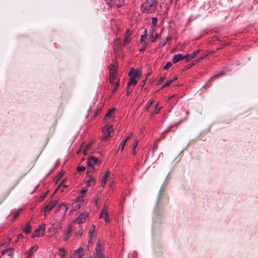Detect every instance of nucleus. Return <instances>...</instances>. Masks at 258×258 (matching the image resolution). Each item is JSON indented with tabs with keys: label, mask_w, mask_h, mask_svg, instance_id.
Returning a JSON list of instances; mask_svg holds the SVG:
<instances>
[{
	"label": "nucleus",
	"mask_w": 258,
	"mask_h": 258,
	"mask_svg": "<svg viewBox=\"0 0 258 258\" xmlns=\"http://www.w3.org/2000/svg\"><path fill=\"white\" fill-rule=\"evenodd\" d=\"M156 0H146L141 5V11L144 13H152L154 12L157 6Z\"/></svg>",
	"instance_id": "obj_1"
},
{
	"label": "nucleus",
	"mask_w": 258,
	"mask_h": 258,
	"mask_svg": "<svg viewBox=\"0 0 258 258\" xmlns=\"http://www.w3.org/2000/svg\"><path fill=\"white\" fill-rule=\"evenodd\" d=\"M68 208V205L64 203H62L59 205L56 210V218L59 217L61 220H63L66 217Z\"/></svg>",
	"instance_id": "obj_2"
},
{
	"label": "nucleus",
	"mask_w": 258,
	"mask_h": 258,
	"mask_svg": "<svg viewBox=\"0 0 258 258\" xmlns=\"http://www.w3.org/2000/svg\"><path fill=\"white\" fill-rule=\"evenodd\" d=\"M89 213L88 212L84 211L81 213L79 215L74 219L73 223L78 224L79 227H80L82 224L89 220Z\"/></svg>",
	"instance_id": "obj_3"
},
{
	"label": "nucleus",
	"mask_w": 258,
	"mask_h": 258,
	"mask_svg": "<svg viewBox=\"0 0 258 258\" xmlns=\"http://www.w3.org/2000/svg\"><path fill=\"white\" fill-rule=\"evenodd\" d=\"M62 228V224L60 222H55L52 224L51 227L48 229V232L51 233L50 236L58 233Z\"/></svg>",
	"instance_id": "obj_4"
},
{
	"label": "nucleus",
	"mask_w": 258,
	"mask_h": 258,
	"mask_svg": "<svg viewBox=\"0 0 258 258\" xmlns=\"http://www.w3.org/2000/svg\"><path fill=\"white\" fill-rule=\"evenodd\" d=\"M113 130L112 125L105 126L102 131L103 135L102 137V140L103 141L108 140L111 137V134Z\"/></svg>",
	"instance_id": "obj_5"
},
{
	"label": "nucleus",
	"mask_w": 258,
	"mask_h": 258,
	"mask_svg": "<svg viewBox=\"0 0 258 258\" xmlns=\"http://www.w3.org/2000/svg\"><path fill=\"white\" fill-rule=\"evenodd\" d=\"M45 226L46 225L43 223L39 225L38 227L34 231V232L33 233L31 237L32 238H34L36 237L43 236L44 234V232L46 229Z\"/></svg>",
	"instance_id": "obj_6"
},
{
	"label": "nucleus",
	"mask_w": 258,
	"mask_h": 258,
	"mask_svg": "<svg viewBox=\"0 0 258 258\" xmlns=\"http://www.w3.org/2000/svg\"><path fill=\"white\" fill-rule=\"evenodd\" d=\"M99 162V160L97 158L95 157H91L88 158L87 160V165L88 166V174L90 172H91L94 170V166L97 164Z\"/></svg>",
	"instance_id": "obj_7"
},
{
	"label": "nucleus",
	"mask_w": 258,
	"mask_h": 258,
	"mask_svg": "<svg viewBox=\"0 0 258 258\" xmlns=\"http://www.w3.org/2000/svg\"><path fill=\"white\" fill-rule=\"evenodd\" d=\"M101 244L98 242L96 246L94 252L93 258H105V256L102 253Z\"/></svg>",
	"instance_id": "obj_8"
},
{
	"label": "nucleus",
	"mask_w": 258,
	"mask_h": 258,
	"mask_svg": "<svg viewBox=\"0 0 258 258\" xmlns=\"http://www.w3.org/2000/svg\"><path fill=\"white\" fill-rule=\"evenodd\" d=\"M82 200L80 199H77L73 202L71 205V210L77 211L81 208Z\"/></svg>",
	"instance_id": "obj_9"
},
{
	"label": "nucleus",
	"mask_w": 258,
	"mask_h": 258,
	"mask_svg": "<svg viewBox=\"0 0 258 258\" xmlns=\"http://www.w3.org/2000/svg\"><path fill=\"white\" fill-rule=\"evenodd\" d=\"M111 1L110 3L107 2L108 9L111 8L113 5L119 8L123 4V0H111Z\"/></svg>",
	"instance_id": "obj_10"
},
{
	"label": "nucleus",
	"mask_w": 258,
	"mask_h": 258,
	"mask_svg": "<svg viewBox=\"0 0 258 258\" xmlns=\"http://www.w3.org/2000/svg\"><path fill=\"white\" fill-rule=\"evenodd\" d=\"M84 254V251L82 248H79L75 250L72 254L71 258H81Z\"/></svg>",
	"instance_id": "obj_11"
},
{
	"label": "nucleus",
	"mask_w": 258,
	"mask_h": 258,
	"mask_svg": "<svg viewBox=\"0 0 258 258\" xmlns=\"http://www.w3.org/2000/svg\"><path fill=\"white\" fill-rule=\"evenodd\" d=\"M100 218L104 219L106 223H107L109 221L107 208L105 206H104L102 209L101 213L100 214Z\"/></svg>",
	"instance_id": "obj_12"
},
{
	"label": "nucleus",
	"mask_w": 258,
	"mask_h": 258,
	"mask_svg": "<svg viewBox=\"0 0 258 258\" xmlns=\"http://www.w3.org/2000/svg\"><path fill=\"white\" fill-rule=\"evenodd\" d=\"M140 75L141 73L139 71L135 70L134 69H131L130 73H128V75L130 76V78H132L135 80L138 78Z\"/></svg>",
	"instance_id": "obj_13"
},
{
	"label": "nucleus",
	"mask_w": 258,
	"mask_h": 258,
	"mask_svg": "<svg viewBox=\"0 0 258 258\" xmlns=\"http://www.w3.org/2000/svg\"><path fill=\"white\" fill-rule=\"evenodd\" d=\"M72 232V225H70L68 227L67 232H64L63 240L67 241L71 237V234Z\"/></svg>",
	"instance_id": "obj_14"
},
{
	"label": "nucleus",
	"mask_w": 258,
	"mask_h": 258,
	"mask_svg": "<svg viewBox=\"0 0 258 258\" xmlns=\"http://www.w3.org/2000/svg\"><path fill=\"white\" fill-rule=\"evenodd\" d=\"M56 205V202L55 201H51L49 202V203L46 206V208L45 211L44 212V216H46V212L47 211H50L52 209H53L55 205Z\"/></svg>",
	"instance_id": "obj_15"
},
{
	"label": "nucleus",
	"mask_w": 258,
	"mask_h": 258,
	"mask_svg": "<svg viewBox=\"0 0 258 258\" xmlns=\"http://www.w3.org/2000/svg\"><path fill=\"white\" fill-rule=\"evenodd\" d=\"M183 59V55L181 53L174 55L172 59L173 63H176Z\"/></svg>",
	"instance_id": "obj_16"
},
{
	"label": "nucleus",
	"mask_w": 258,
	"mask_h": 258,
	"mask_svg": "<svg viewBox=\"0 0 258 258\" xmlns=\"http://www.w3.org/2000/svg\"><path fill=\"white\" fill-rule=\"evenodd\" d=\"M155 30L154 29H153L150 32L149 34V38L151 40V41L152 42H154L155 41L156 39L158 38V35L157 33H156L154 35Z\"/></svg>",
	"instance_id": "obj_17"
},
{
	"label": "nucleus",
	"mask_w": 258,
	"mask_h": 258,
	"mask_svg": "<svg viewBox=\"0 0 258 258\" xmlns=\"http://www.w3.org/2000/svg\"><path fill=\"white\" fill-rule=\"evenodd\" d=\"M110 175V171H107L105 174L103 176V179L101 182V185L102 187H104L107 181V179Z\"/></svg>",
	"instance_id": "obj_18"
},
{
	"label": "nucleus",
	"mask_w": 258,
	"mask_h": 258,
	"mask_svg": "<svg viewBox=\"0 0 258 258\" xmlns=\"http://www.w3.org/2000/svg\"><path fill=\"white\" fill-rule=\"evenodd\" d=\"M58 251L56 253L57 254L60 258H63L64 257L66 251L64 249V248L62 247H60L58 249Z\"/></svg>",
	"instance_id": "obj_19"
},
{
	"label": "nucleus",
	"mask_w": 258,
	"mask_h": 258,
	"mask_svg": "<svg viewBox=\"0 0 258 258\" xmlns=\"http://www.w3.org/2000/svg\"><path fill=\"white\" fill-rule=\"evenodd\" d=\"M95 229V226L94 225H92L91 229L89 230V236L90 238L89 243L91 242V240L92 237L94 236Z\"/></svg>",
	"instance_id": "obj_20"
},
{
	"label": "nucleus",
	"mask_w": 258,
	"mask_h": 258,
	"mask_svg": "<svg viewBox=\"0 0 258 258\" xmlns=\"http://www.w3.org/2000/svg\"><path fill=\"white\" fill-rule=\"evenodd\" d=\"M31 225L29 223H27L24 228L23 231L26 234L28 235L30 233Z\"/></svg>",
	"instance_id": "obj_21"
},
{
	"label": "nucleus",
	"mask_w": 258,
	"mask_h": 258,
	"mask_svg": "<svg viewBox=\"0 0 258 258\" xmlns=\"http://www.w3.org/2000/svg\"><path fill=\"white\" fill-rule=\"evenodd\" d=\"M137 82L136 81V80L135 79H134L132 78H130L129 81L127 83V86H130V87L134 88V86L137 84Z\"/></svg>",
	"instance_id": "obj_22"
},
{
	"label": "nucleus",
	"mask_w": 258,
	"mask_h": 258,
	"mask_svg": "<svg viewBox=\"0 0 258 258\" xmlns=\"http://www.w3.org/2000/svg\"><path fill=\"white\" fill-rule=\"evenodd\" d=\"M14 249L13 248H10L8 249L2 251V254H7L8 255H12L14 253Z\"/></svg>",
	"instance_id": "obj_23"
},
{
	"label": "nucleus",
	"mask_w": 258,
	"mask_h": 258,
	"mask_svg": "<svg viewBox=\"0 0 258 258\" xmlns=\"http://www.w3.org/2000/svg\"><path fill=\"white\" fill-rule=\"evenodd\" d=\"M178 78L177 77H174L173 79H171L170 80H169L168 82H167L162 87V88L165 87H167V86H168L169 85H170L174 81H176V80H177Z\"/></svg>",
	"instance_id": "obj_24"
},
{
	"label": "nucleus",
	"mask_w": 258,
	"mask_h": 258,
	"mask_svg": "<svg viewBox=\"0 0 258 258\" xmlns=\"http://www.w3.org/2000/svg\"><path fill=\"white\" fill-rule=\"evenodd\" d=\"M37 248L38 246L36 245L30 247L28 251V256L31 255L33 253V252L37 249Z\"/></svg>",
	"instance_id": "obj_25"
},
{
	"label": "nucleus",
	"mask_w": 258,
	"mask_h": 258,
	"mask_svg": "<svg viewBox=\"0 0 258 258\" xmlns=\"http://www.w3.org/2000/svg\"><path fill=\"white\" fill-rule=\"evenodd\" d=\"M128 139H129V138H127L123 140L121 142V143L119 146V149L121 151H122L124 150V148L125 145V144Z\"/></svg>",
	"instance_id": "obj_26"
},
{
	"label": "nucleus",
	"mask_w": 258,
	"mask_h": 258,
	"mask_svg": "<svg viewBox=\"0 0 258 258\" xmlns=\"http://www.w3.org/2000/svg\"><path fill=\"white\" fill-rule=\"evenodd\" d=\"M109 75H114L116 74V68L114 66L112 65L109 70Z\"/></svg>",
	"instance_id": "obj_27"
},
{
	"label": "nucleus",
	"mask_w": 258,
	"mask_h": 258,
	"mask_svg": "<svg viewBox=\"0 0 258 258\" xmlns=\"http://www.w3.org/2000/svg\"><path fill=\"white\" fill-rule=\"evenodd\" d=\"M109 76H110L109 81H110V84L114 83V82H116V81L119 82V79H118L116 78V75H109Z\"/></svg>",
	"instance_id": "obj_28"
},
{
	"label": "nucleus",
	"mask_w": 258,
	"mask_h": 258,
	"mask_svg": "<svg viewBox=\"0 0 258 258\" xmlns=\"http://www.w3.org/2000/svg\"><path fill=\"white\" fill-rule=\"evenodd\" d=\"M147 38V30H145L144 31V34L142 35L141 36L140 41L142 43H143V44H144V42H146L145 40Z\"/></svg>",
	"instance_id": "obj_29"
},
{
	"label": "nucleus",
	"mask_w": 258,
	"mask_h": 258,
	"mask_svg": "<svg viewBox=\"0 0 258 258\" xmlns=\"http://www.w3.org/2000/svg\"><path fill=\"white\" fill-rule=\"evenodd\" d=\"M111 84L112 85V86L113 87V89L112 90V93H114L118 87L119 82L116 81V82H114V83H112Z\"/></svg>",
	"instance_id": "obj_30"
},
{
	"label": "nucleus",
	"mask_w": 258,
	"mask_h": 258,
	"mask_svg": "<svg viewBox=\"0 0 258 258\" xmlns=\"http://www.w3.org/2000/svg\"><path fill=\"white\" fill-rule=\"evenodd\" d=\"M114 109L113 108L109 109L107 113H106V114L105 115V117L108 119L110 118L111 115L114 112Z\"/></svg>",
	"instance_id": "obj_31"
},
{
	"label": "nucleus",
	"mask_w": 258,
	"mask_h": 258,
	"mask_svg": "<svg viewBox=\"0 0 258 258\" xmlns=\"http://www.w3.org/2000/svg\"><path fill=\"white\" fill-rule=\"evenodd\" d=\"M95 179L93 177H90L89 179L87 181V186H90L91 185V183L93 182H95Z\"/></svg>",
	"instance_id": "obj_32"
},
{
	"label": "nucleus",
	"mask_w": 258,
	"mask_h": 258,
	"mask_svg": "<svg viewBox=\"0 0 258 258\" xmlns=\"http://www.w3.org/2000/svg\"><path fill=\"white\" fill-rule=\"evenodd\" d=\"M200 51V50H195L191 53L188 54V55L190 56V58L194 59L197 55V54Z\"/></svg>",
	"instance_id": "obj_33"
},
{
	"label": "nucleus",
	"mask_w": 258,
	"mask_h": 258,
	"mask_svg": "<svg viewBox=\"0 0 258 258\" xmlns=\"http://www.w3.org/2000/svg\"><path fill=\"white\" fill-rule=\"evenodd\" d=\"M130 42V37H124V39L123 41V45L124 46H126L127 44H128Z\"/></svg>",
	"instance_id": "obj_34"
},
{
	"label": "nucleus",
	"mask_w": 258,
	"mask_h": 258,
	"mask_svg": "<svg viewBox=\"0 0 258 258\" xmlns=\"http://www.w3.org/2000/svg\"><path fill=\"white\" fill-rule=\"evenodd\" d=\"M79 227H80V229L78 230L75 231L76 235L78 236H81L83 233V230L81 228V226Z\"/></svg>",
	"instance_id": "obj_35"
},
{
	"label": "nucleus",
	"mask_w": 258,
	"mask_h": 258,
	"mask_svg": "<svg viewBox=\"0 0 258 258\" xmlns=\"http://www.w3.org/2000/svg\"><path fill=\"white\" fill-rule=\"evenodd\" d=\"M206 56V55H203L202 56H201L199 59H196L195 60L192 62H193V64H195V63H198L201 60H202L204 58H205Z\"/></svg>",
	"instance_id": "obj_36"
},
{
	"label": "nucleus",
	"mask_w": 258,
	"mask_h": 258,
	"mask_svg": "<svg viewBox=\"0 0 258 258\" xmlns=\"http://www.w3.org/2000/svg\"><path fill=\"white\" fill-rule=\"evenodd\" d=\"M172 66V63L171 62L169 61L167 62L166 64L164 66L163 69L164 70H168L169 68H170Z\"/></svg>",
	"instance_id": "obj_37"
},
{
	"label": "nucleus",
	"mask_w": 258,
	"mask_h": 258,
	"mask_svg": "<svg viewBox=\"0 0 258 258\" xmlns=\"http://www.w3.org/2000/svg\"><path fill=\"white\" fill-rule=\"evenodd\" d=\"M132 31H131L129 29H127L126 30V32H125L124 37H130L131 36V35H132Z\"/></svg>",
	"instance_id": "obj_38"
},
{
	"label": "nucleus",
	"mask_w": 258,
	"mask_h": 258,
	"mask_svg": "<svg viewBox=\"0 0 258 258\" xmlns=\"http://www.w3.org/2000/svg\"><path fill=\"white\" fill-rule=\"evenodd\" d=\"M157 22V19L156 17L152 18V25L155 26Z\"/></svg>",
	"instance_id": "obj_39"
},
{
	"label": "nucleus",
	"mask_w": 258,
	"mask_h": 258,
	"mask_svg": "<svg viewBox=\"0 0 258 258\" xmlns=\"http://www.w3.org/2000/svg\"><path fill=\"white\" fill-rule=\"evenodd\" d=\"M133 88H134L132 87L127 86V88L126 90V94L127 95H128L132 92Z\"/></svg>",
	"instance_id": "obj_40"
},
{
	"label": "nucleus",
	"mask_w": 258,
	"mask_h": 258,
	"mask_svg": "<svg viewBox=\"0 0 258 258\" xmlns=\"http://www.w3.org/2000/svg\"><path fill=\"white\" fill-rule=\"evenodd\" d=\"M183 58L185 59V62H188L192 59V58H190V56L188 55V54L183 56Z\"/></svg>",
	"instance_id": "obj_41"
},
{
	"label": "nucleus",
	"mask_w": 258,
	"mask_h": 258,
	"mask_svg": "<svg viewBox=\"0 0 258 258\" xmlns=\"http://www.w3.org/2000/svg\"><path fill=\"white\" fill-rule=\"evenodd\" d=\"M85 170V167L84 166H79L77 168V170L79 172H81Z\"/></svg>",
	"instance_id": "obj_42"
},
{
	"label": "nucleus",
	"mask_w": 258,
	"mask_h": 258,
	"mask_svg": "<svg viewBox=\"0 0 258 258\" xmlns=\"http://www.w3.org/2000/svg\"><path fill=\"white\" fill-rule=\"evenodd\" d=\"M138 144V141L136 140L135 141L134 144L133 145V150L135 151Z\"/></svg>",
	"instance_id": "obj_43"
},
{
	"label": "nucleus",
	"mask_w": 258,
	"mask_h": 258,
	"mask_svg": "<svg viewBox=\"0 0 258 258\" xmlns=\"http://www.w3.org/2000/svg\"><path fill=\"white\" fill-rule=\"evenodd\" d=\"M87 188L84 187L80 190V192L81 194L83 195V194H85L87 192Z\"/></svg>",
	"instance_id": "obj_44"
},
{
	"label": "nucleus",
	"mask_w": 258,
	"mask_h": 258,
	"mask_svg": "<svg viewBox=\"0 0 258 258\" xmlns=\"http://www.w3.org/2000/svg\"><path fill=\"white\" fill-rule=\"evenodd\" d=\"M146 42H144V44H143V46L139 49V51L140 52H142V51L145 50L146 49Z\"/></svg>",
	"instance_id": "obj_45"
},
{
	"label": "nucleus",
	"mask_w": 258,
	"mask_h": 258,
	"mask_svg": "<svg viewBox=\"0 0 258 258\" xmlns=\"http://www.w3.org/2000/svg\"><path fill=\"white\" fill-rule=\"evenodd\" d=\"M91 146V144H88L87 146H86V150L84 151V154H86V150H88L90 147Z\"/></svg>",
	"instance_id": "obj_46"
},
{
	"label": "nucleus",
	"mask_w": 258,
	"mask_h": 258,
	"mask_svg": "<svg viewBox=\"0 0 258 258\" xmlns=\"http://www.w3.org/2000/svg\"><path fill=\"white\" fill-rule=\"evenodd\" d=\"M165 77H161L159 79V81H158V84H160L162 82L164 81V80L165 79Z\"/></svg>",
	"instance_id": "obj_47"
},
{
	"label": "nucleus",
	"mask_w": 258,
	"mask_h": 258,
	"mask_svg": "<svg viewBox=\"0 0 258 258\" xmlns=\"http://www.w3.org/2000/svg\"><path fill=\"white\" fill-rule=\"evenodd\" d=\"M171 39H172V37L171 36H167L166 37V41L163 43V45H165L168 41L171 40Z\"/></svg>",
	"instance_id": "obj_48"
},
{
	"label": "nucleus",
	"mask_w": 258,
	"mask_h": 258,
	"mask_svg": "<svg viewBox=\"0 0 258 258\" xmlns=\"http://www.w3.org/2000/svg\"><path fill=\"white\" fill-rule=\"evenodd\" d=\"M22 237L23 235L22 234L18 235L15 242H17L20 238H22Z\"/></svg>",
	"instance_id": "obj_49"
},
{
	"label": "nucleus",
	"mask_w": 258,
	"mask_h": 258,
	"mask_svg": "<svg viewBox=\"0 0 258 258\" xmlns=\"http://www.w3.org/2000/svg\"><path fill=\"white\" fill-rule=\"evenodd\" d=\"M153 102V100H152V101H151V102H150L149 104V105H148V106L146 107V110H147L149 108V107H150V106L152 104Z\"/></svg>",
	"instance_id": "obj_50"
},
{
	"label": "nucleus",
	"mask_w": 258,
	"mask_h": 258,
	"mask_svg": "<svg viewBox=\"0 0 258 258\" xmlns=\"http://www.w3.org/2000/svg\"><path fill=\"white\" fill-rule=\"evenodd\" d=\"M159 111H160V108H159V109H158V110H157L156 109V110H155V114H158V113H159Z\"/></svg>",
	"instance_id": "obj_51"
},
{
	"label": "nucleus",
	"mask_w": 258,
	"mask_h": 258,
	"mask_svg": "<svg viewBox=\"0 0 258 258\" xmlns=\"http://www.w3.org/2000/svg\"><path fill=\"white\" fill-rule=\"evenodd\" d=\"M132 136H133V134L132 133H131L130 134V136H129V137L128 138H130V137H131Z\"/></svg>",
	"instance_id": "obj_52"
},
{
	"label": "nucleus",
	"mask_w": 258,
	"mask_h": 258,
	"mask_svg": "<svg viewBox=\"0 0 258 258\" xmlns=\"http://www.w3.org/2000/svg\"><path fill=\"white\" fill-rule=\"evenodd\" d=\"M133 155H135L136 154V150L135 151L133 150Z\"/></svg>",
	"instance_id": "obj_53"
},
{
	"label": "nucleus",
	"mask_w": 258,
	"mask_h": 258,
	"mask_svg": "<svg viewBox=\"0 0 258 258\" xmlns=\"http://www.w3.org/2000/svg\"><path fill=\"white\" fill-rule=\"evenodd\" d=\"M143 86L145 84V81L144 80L143 82Z\"/></svg>",
	"instance_id": "obj_54"
},
{
	"label": "nucleus",
	"mask_w": 258,
	"mask_h": 258,
	"mask_svg": "<svg viewBox=\"0 0 258 258\" xmlns=\"http://www.w3.org/2000/svg\"><path fill=\"white\" fill-rule=\"evenodd\" d=\"M18 216V214L17 215H15V218H16V217H17Z\"/></svg>",
	"instance_id": "obj_55"
},
{
	"label": "nucleus",
	"mask_w": 258,
	"mask_h": 258,
	"mask_svg": "<svg viewBox=\"0 0 258 258\" xmlns=\"http://www.w3.org/2000/svg\"><path fill=\"white\" fill-rule=\"evenodd\" d=\"M220 75H223V73H221L220 74Z\"/></svg>",
	"instance_id": "obj_56"
}]
</instances>
